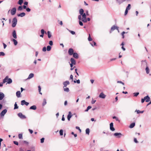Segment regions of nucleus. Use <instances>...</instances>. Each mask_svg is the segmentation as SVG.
<instances>
[{"label":"nucleus","instance_id":"7c9ffc66","mask_svg":"<svg viewBox=\"0 0 151 151\" xmlns=\"http://www.w3.org/2000/svg\"><path fill=\"white\" fill-rule=\"evenodd\" d=\"M47 36H48V37L49 38H50L51 36V35L50 32L48 31L47 32Z\"/></svg>","mask_w":151,"mask_h":151},{"label":"nucleus","instance_id":"09e8293b","mask_svg":"<svg viewBox=\"0 0 151 151\" xmlns=\"http://www.w3.org/2000/svg\"><path fill=\"white\" fill-rule=\"evenodd\" d=\"M60 135L61 136L63 135V130L62 129H61L60 131Z\"/></svg>","mask_w":151,"mask_h":151},{"label":"nucleus","instance_id":"58836bf2","mask_svg":"<svg viewBox=\"0 0 151 151\" xmlns=\"http://www.w3.org/2000/svg\"><path fill=\"white\" fill-rule=\"evenodd\" d=\"M91 45L93 46V45L95 46L96 45V43L95 42L93 41L91 43Z\"/></svg>","mask_w":151,"mask_h":151},{"label":"nucleus","instance_id":"6e6552de","mask_svg":"<svg viewBox=\"0 0 151 151\" xmlns=\"http://www.w3.org/2000/svg\"><path fill=\"white\" fill-rule=\"evenodd\" d=\"M110 128L111 130L112 131L115 130V129L113 127V123H111L110 124Z\"/></svg>","mask_w":151,"mask_h":151},{"label":"nucleus","instance_id":"864d4df0","mask_svg":"<svg viewBox=\"0 0 151 151\" xmlns=\"http://www.w3.org/2000/svg\"><path fill=\"white\" fill-rule=\"evenodd\" d=\"M45 139L44 138H42L41 139V143H43L44 142Z\"/></svg>","mask_w":151,"mask_h":151},{"label":"nucleus","instance_id":"bf43d9fd","mask_svg":"<svg viewBox=\"0 0 151 151\" xmlns=\"http://www.w3.org/2000/svg\"><path fill=\"white\" fill-rule=\"evenodd\" d=\"M76 129H78V130H79V131L80 132H81V129H80L79 127H76Z\"/></svg>","mask_w":151,"mask_h":151},{"label":"nucleus","instance_id":"aec40b11","mask_svg":"<svg viewBox=\"0 0 151 151\" xmlns=\"http://www.w3.org/2000/svg\"><path fill=\"white\" fill-rule=\"evenodd\" d=\"M66 86H63L64 91L66 92H68L69 91V88H67Z\"/></svg>","mask_w":151,"mask_h":151},{"label":"nucleus","instance_id":"c85d7f7f","mask_svg":"<svg viewBox=\"0 0 151 151\" xmlns=\"http://www.w3.org/2000/svg\"><path fill=\"white\" fill-rule=\"evenodd\" d=\"M23 2V0H19L18 4L20 5H21Z\"/></svg>","mask_w":151,"mask_h":151},{"label":"nucleus","instance_id":"603ef678","mask_svg":"<svg viewBox=\"0 0 151 151\" xmlns=\"http://www.w3.org/2000/svg\"><path fill=\"white\" fill-rule=\"evenodd\" d=\"M47 49L45 47H44L42 48V51L43 52H45L46 51Z\"/></svg>","mask_w":151,"mask_h":151},{"label":"nucleus","instance_id":"0eeeda50","mask_svg":"<svg viewBox=\"0 0 151 151\" xmlns=\"http://www.w3.org/2000/svg\"><path fill=\"white\" fill-rule=\"evenodd\" d=\"M114 135L117 138H120L122 136V134L120 133H115L114 134Z\"/></svg>","mask_w":151,"mask_h":151},{"label":"nucleus","instance_id":"2f4dec72","mask_svg":"<svg viewBox=\"0 0 151 151\" xmlns=\"http://www.w3.org/2000/svg\"><path fill=\"white\" fill-rule=\"evenodd\" d=\"M51 47L49 46H47V51H50L51 50Z\"/></svg>","mask_w":151,"mask_h":151},{"label":"nucleus","instance_id":"ea45409f","mask_svg":"<svg viewBox=\"0 0 151 151\" xmlns=\"http://www.w3.org/2000/svg\"><path fill=\"white\" fill-rule=\"evenodd\" d=\"M88 40L89 41H91L92 40V39L91 38L90 34H89V37L88 38Z\"/></svg>","mask_w":151,"mask_h":151},{"label":"nucleus","instance_id":"4c0bfd02","mask_svg":"<svg viewBox=\"0 0 151 151\" xmlns=\"http://www.w3.org/2000/svg\"><path fill=\"white\" fill-rule=\"evenodd\" d=\"M19 138L20 139H22V134H18Z\"/></svg>","mask_w":151,"mask_h":151},{"label":"nucleus","instance_id":"a18cd8bd","mask_svg":"<svg viewBox=\"0 0 151 151\" xmlns=\"http://www.w3.org/2000/svg\"><path fill=\"white\" fill-rule=\"evenodd\" d=\"M82 18H86V14L85 13H84L83 14H82Z\"/></svg>","mask_w":151,"mask_h":151},{"label":"nucleus","instance_id":"2eb2a0df","mask_svg":"<svg viewBox=\"0 0 151 151\" xmlns=\"http://www.w3.org/2000/svg\"><path fill=\"white\" fill-rule=\"evenodd\" d=\"M73 55V57L77 59L78 58V55L76 52H74Z\"/></svg>","mask_w":151,"mask_h":151},{"label":"nucleus","instance_id":"774afa93","mask_svg":"<svg viewBox=\"0 0 151 151\" xmlns=\"http://www.w3.org/2000/svg\"><path fill=\"white\" fill-rule=\"evenodd\" d=\"M134 142H135L136 143H137L138 142V141H137L136 138H134Z\"/></svg>","mask_w":151,"mask_h":151},{"label":"nucleus","instance_id":"338daca9","mask_svg":"<svg viewBox=\"0 0 151 151\" xmlns=\"http://www.w3.org/2000/svg\"><path fill=\"white\" fill-rule=\"evenodd\" d=\"M3 44L4 46V49H5L7 45L6 44H5L4 43H3Z\"/></svg>","mask_w":151,"mask_h":151},{"label":"nucleus","instance_id":"f704fd0d","mask_svg":"<svg viewBox=\"0 0 151 151\" xmlns=\"http://www.w3.org/2000/svg\"><path fill=\"white\" fill-rule=\"evenodd\" d=\"M23 9V7L22 6H19L18 8V11H21Z\"/></svg>","mask_w":151,"mask_h":151},{"label":"nucleus","instance_id":"f3484780","mask_svg":"<svg viewBox=\"0 0 151 151\" xmlns=\"http://www.w3.org/2000/svg\"><path fill=\"white\" fill-rule=\"evenodd\" d=\"M25 15V13L24 12H22L19 14H17V16L18 17H23Z\"/></svg>","mask_w":151,"mask_h":151},{"label":"nucleus","instance_id":"473e14b6","mask_svg":"<svg viewBox=\"0 0 151 151\" xmlns=\"http://www.w3.org/2000/svg\"><path fill=\"white\" fill-rule=\"evenodd\" d=\"M67 29L72 34L74 35L75 34V32L70 30L68 29Z\"/></svg>","mask_w":151,"mask_h":151},{"label":"nucleus","instance_id":"4d7b16f0","mask_svg":"<svg viewBox=\"0 0 151 151\" xmlns=\"http://www.w3.org/2000/svg\"><path fill=\"white\" fill-rule=\"evenodd\" d=\"M13 142L14 144H15V145H18L19 143H18V142L17 141H14Z\"/></svg>","mask_w":151,"mask_h":151},{"label":"nucleus","instance_id":"dca6fc26","mask_svg":"<svg viewBox=\"0 0 151 151\" xmlns=\"http://www.w3.org/2000/svg\"><path fill=\"white\" fill-rule=\"evenodd\" d=\"M72 116V114L70 111H69V114L67 116V118L68 120L69 121L70 120V118Z\"/></svg>","mask_w":151,"mask_h":151},{"label":"nucleus","instance_id":"f257e3e1","mask_svg":"<svg viewBox=\"0 0 151 151\" xmlns=\"http://www.w3.org/2000/svg\"><path fill=\"white\" fill-rule=\"evenodd\" d=\"M7 82L9 84H11L12 82V80L10 78H9L8 77L6 76L4 79L3 80V83H5Z\"/></svg>","mask_w":151,"mask_h":151},{"label":"nucleus","instance_id":"37998d69","mask_svg":"<svg viewBox=\"0 0 151 151\" xmlns=\"http://www.w3.org/2000/svg\"><path fill=\"white\" fill-rule=\"evenodd\" d=\"M38 90H39V93L40 94H41V95H42V93L40 92V91H41V87L40 86H38Z\"/></svg>","mask_w":151,"mask_h":151},{"label":"nucleus","instance_id":"9d476101","mask_svg":"<svg viewBox=\"0 0 151 151\" xmlns=\"http://www.w3.org/2000/svg\"><path fill=\"white\" fill-rule=\"evenodd\" d=\"M144 98L145 99V101L146 102H149L150 100V98L148 96H147L145 97Z\"/></svg>","mask_w":151,"mask_h":151},{"label":"nucleus","instance_id":"c03bdc74","mask_svg":"<svg viewBox=\"0 0 151 151\" xmlns=\"http://www.w3.org/2000/svg\"><path fill=\"white\" fill-rule=\"evenodd\" d=\"M82 21L83 22H87V19L86 18H82Z\"/></svg>","mask_w":151,"mask_h":151},{"label":"nucleus","instance_id":"f03ea898","mask_svg":"<svg viewBox=\"0 0 151 151\" xmlns=\"http://www.w3.org/2000/svg\"><path fill=\"white\" fill-rule=\"evenodd\" d=\"M17 23V19L16 17H15L13 18V20L12 21V27H15Z\"/></svg>","mask_w":151,"mask_h":151},{"label":"nucleus","instance_id":"49530a36","mask_svg":"<svg viewBox=\"0 0 151 151\" xmlns=\"http://www.w3.org/2000/svg\"><path fill=\"white\" fill-rule=\"evenodd\" d=\"M91 106H88L87 109L86 110H85V111H88V110H89V109H91Z\"/></svg>","mask_w":151,"mask_h":151},{"label":"nucleus","instance_id":"b1692460","mask_svg":"<svg viewBox=\"0 0 151 151\" xmlns=\"http://www.w3.org/2000/svg\"><path fill=\"white\" fill-rule=\"evenodd\" d=\"M145 70L146 71V73L147 74H148L149 73V69L147 66V67L146 68Z\"/></svg>","mask_w":151,"mask_h":151},{"label":"nucleus","instance_id":"6ab92c4d","mask_svg":"<svg viewBox=\"0 0 151 151\" xmlns=\"http://www.w3.org/2000/svg\"><path fill=\"white\" fill-rule=\"evenodd\" d=\"M70 61L72 64H73V65H75L76 64V61L74 58H71L70 59Z\"/></svg>","mask_w":151,"mask_h":151},{"label":"nucleus","instance_id":"79ce46f5","mask_svg":"<svg viewBox=\"0 0 151 151\" xmlns=\"http://www.w3.org/2000/svg\"><path fill=\"white\" fill-rule=\"evenodd\" d=\"M14 109H16L18 108V106L16 102L14 104Z\"/></svg>","mask_w":151,"mask_h":151},{"label":"nucleus","instance_id":"1a4fd4ad","mask_svg":"<svg viewBox=\"0 0 151 151\" xmlns=\"http://www.w3.org/2000/svg\"><path fill=\"white\" fill-rule=\"evenodd\" d=\"M106 95H105L103 92H102L100 94L99 97L100 98L104 99L106 97Z\"/></svg>","mask_w":151,"mask_h":151},{"label":"nucleus","instance_id":"393cba45","mask_svg":"<svg viewBox=\"0 0 151 151\" xmlns=\"http://www.w3.org/2000/svg\"><path fill=\"white\" fill-rule=\"evenodd\" d=\"M70 84V82L69 81H66L63 83V85H68Z\"/></svg>","mask_w":151,"mask_h":151},{"label":"nucleus","instance_id":"c9c22d12","mask_svg":"<svg viewBox=\"0 0 151 151\" xmlns=\"http://www.w3.org/2000/svg\"><path fill=\"white\" fill-rule=\"evenodd\" d=\"M131 8V5L128 4L127 6V7L126 9L129 10Z\"/></svg>","mask_w":151,"mask_h":151},{"label":"nucleus","instance_id":"8fccbe9b","mask_svg":"<svg viewBox=\"0 0 151 151\" xmlns=\"http://www.w3.org/2000/svg\"><path fill=\"white\" fill-rule=\"evenodd\" d=\"M70 78L72 82L73 81V76L72 75H71L70 77Z\"/></svg>","mask_w":151,"mask_h":151},{"label":"nucleus","instance_id":"4be33fe9","mask_svg":"<svg viewBox=\"0 0 151 151\" xmlns=\"http://www.w3.org/2000/svg\"><path fill=\"white\" fill-rule=\"evenodd\" d=\"M34 76V74H33L32 73H31L29 75L28 77V79L31 78H32Z\"/></svg>","mask_w":151,"mask_h":151},{"label":"nucleus","instance_id":"423d86ee","mask_svg":"<svg viewBox=\"0 0 151 151\" xmlns=\"http://www.w3.org/2000/svg\"><path fill=\"white\" fill-rule=\"evenodd\" d=\"M74 53V50L73 49L70 48L69 49L68 51V53L70 55H72Z\"/></svg>","mask_w":151,"mask_h":151},{"label":"nucleus","instance_id":"bb28decb","mask_svg":"<svg viewBox=\"0 0 151 151\" xmlns=\"http://www.w3.org/2000/svg\"><path fill=\"white\" fill-rule=\"evenodd\" d=\"M12 41L13 42L15 45H16L18 43L17 41L15 39H13Z\"/></svg>","mask_w":151,"mask_h":151},{"label":"nucleus","instance_id":"13d9d810","mask_svg":"<svg viewBox=\"0 0 151 151\" xmlns=\"http://www.w3.org/2000/svg\"><path fill=\"white\" fill-rule=\"evenodd\" d=\"M117 82L118 83H120L122 85L124 84V83L121 81H118Z\"/></svg>","mask_w":151,"mask_h":151},{"label":"nucleus","instance_id":"3c124183","mask_svg":"<svg viewBox=\"0 0 151 151\" xmlns=\"http://www.w3.org/2000/svg\"><path fill=\"white\" fill-rule=\"evenodd\" d=\"M49 45H51V46L52 45H53V42H52V40L50 41L49 42Z\"/></svg>","mask_w":151,"mask_h":151},{"label":"nucleus","instance_id":"ddd939ff","mask_svg":"<svg viewBox=\"0 0 151 151\" xmlns=\"http://www.w3.org/2000/svg\"><path fill=\"white\" fill-rule=\"evenodd\" d=\"M119 27L117 26H116L115 25H114L111 28V30L113 31L115 29H116L119 31Z\"/></svg>","mask_w":151,"mask_h":151},{"label":"nucleus","instance_id":"c756f323","mask_svg":"<svg viewBox=\"0 0 151 151\" xmlns=\"http://www.w3.org/2000/svg\"><path fill=\"white\" fill-rule=\"evenodd\" d=\"M135 125V123H132L129 126V127L131 128H133Z\"/></svg>","mask_w":151,"mask_h":151},{"label":"nucleus","instance_id":"20e7f679","mask_svg":"<svg viewBox=\"0 0 151 151\" xmlns=\"http://www.w3.org/2000/svg\"><path fill=\"white\" fill-rule=\"evenodd\" d=\"M16 12V9L15 7H14L11 10L10 12L12 15H14Z\"/></svg>","mask_w":151,"mask_h":151},{"label":"nucleus","instance_id":"7ed1b4c3","mask_svg":"<svg viewBox=\"0 0 151 151\" xmlns=\"http://www.w3.org/2000/svg\"><path fill=\"white\" fill-rule=\"evenodd\" d=\"M141 67L142 68H144L145 66H147V63L146 60H142L141 61Z\"/></svg>","mask_w":151,"mask_h":151},{"label":"nucleus","instance_id":"412c9836","mask_svg":"<svg viewBox=\"0 0 151 151\" xmlns=\"http://www.w3.org/2000/svg\"><path fill=\"white\" fill-rule=\"evenodd\" d=\"M37 107L36 106L33 105L31 106L30 108V109H33L34 110H35L36 109Z\"/></svg>","mask_w":151,"mask_h":151},{"label":"nucleus","instance_id":"5fc2aeb1","mask_svg":"<svg viewBox=\"0 0 151 151\" xmlns=\"http://www.w3.org/2000/svg\"><path fill=\"white\" fill-rule=\"evenodd\" d=\"M139 94V93L137 92V93H134V96H138Z\"/></svg>","mask_w":151,"mask_h":151},{"label":"nucleus","instance_id":"052dcab7","mask_svg":"<svg viewBox=\"0 0 151 151\" xmlns=\"http://www.w3.org/2000/svg\"><path fill=\"white\" fill-rule=\"evenodd\" d=\"M116 1L119 4H121L124 1H119V0H116Z\"/></svg>","mask_w":151,"mask_h":151},{"label":"nucleus","instance_id":"a19ab883","mask_svg":"<svg viewBox=\"0 0 151 151\" xmlns=\"http://www.w3.org/2000/svg\"><path fill=\"white\" fill-rule=\"evenodd\" d=\"M46 104V100L45 99H44L43 100V102L42 103L43 106H44Z\"/></svg>","mask_w":151,"mask_h":151},{"label":"nucleus","instance_id":"39448f33","mask_svg":"<svg viewBox=\"0 0 151 151\" xmlns=\"http://www.w3.org/2000/svg\"><path fill=\"white\" fill-rule=\"evenodd\" d=\"M18 116L21 119H24L26 118V116L23 115L22 113H19L18 114Z\"/></svg>","mask_w":151,"mask_h":151},{"label":"nucleus","instance_id":"e2e57ef3","mask_svg":"<svg viewBox=\"0 0 151 151\" xmlns=\"http://www.w3.org/2000/svg\"><path fill=\"white\" fill-rule=\"evenodd\" d=\"M128 10L126 9L125 12V13H124L125 15H126L127 14V13L128 12Z\"/></svg>","mask_w":151,"mask_h":151},{"label":"nucleus","instance_id":"6e6d98bb","mask_svg":"<svg viewBox=\"0 0 151 151\" xmlns=\"http://www.w3.org/2000/svg\"><path fill=\"white\" fill-rule=\"evenodd\" d=\"M26 10L27 12H30L31 11V9L29 8H27L26 9Z\"/></svg>","mask_w":151,"mask_h":151},{"label":"nucleus","instance_id":"680f3d73","mask_svg":"<svg viewBox=\"0 0 151 151\" xmlns=\"http://www.w3.org/2000/svg\"><path fill=\"white\" fill-rule=\"evenodd\" d=\"M79 24L81 26L83 25V23L81 21H79Z\"/></svg>","mask_w":151,"mask_h":151},{"label":"nucleus","instance_id":"4468645a","mask_svg":"<svg viewBox=\"0 0 151 151\" xmlns=\"http://www.w3.org/2000/svg\"><path fill=\"white\" fill-rule=\"evenodd\" d=\"M7 110L6 109H5L3 110L1 113L0 114V115L1 116H4L5 114L7 112Z\"/></svg>","mask_w":151,"mask_h":151},{"label":"nucleus","instance_id":"9b49d317","mask_svg":"<svg viewBox=\"0 0 151 151\" xmlns=\"http://www.w3.org/2000/svg\"><path fill=\"white\" fill-rule=\"evenodd\" d=\"M12 35L13 37L15 39H16L17 38V35L16 34V31L15 30H14L12 32Z\"/></svg>","mask_w":151,"mask_h":151},{"label":"nucleus","instance_id":"cd10ccee","mask_svg":"<svg viewBox=\"0 0 151 151\" xmlns=\"http://www.w3.org/2000/svg\"><path fill=\"white\" fill-rule=\"evenodd\" d=\"M135 112H137V114L143 113L144 112V111H140L139 110H136L135 111Z\"/></svg>","mask_w":151,"mask_h":151},{"label":"nucleus","instance_id":"a878e982","mask_svg":"<svg viewBox=\"0 0 151 151\" xmlns=\"http://www.w3.org/2000/svg\"><path fill=\"white\" fill-rule=\"evenodd\" d=\"M84 12V10L82 9H81L79 10V13L81 15H82L83 14Z\"/></svg>","mask_w":151,"mask_h":151},{"label":"nucleus","instance_id":"5701e85b","mask_svg":"<svg viewBox=\"0 0 151 151\" xmlns=\"http://www.w3.org/2000/svg\"><path fill=\"white\" fill-rule=\"evenodd\" d=\"M16 96L17 97H18V98L20 96V94H21L20 91H17L16 92Z\"/></svg>","mask_w":151,"mask_h":151},{"label":"nucleus","instance_id":"f8f14e48","mask_svg":"<svg viewBox=\"0 0 151 151\" xmlns=\"http://www.w3.org/2000/svg\"><path fill=\"white\" fill-rule=\"evenodd\" d=\"M21 105H23L24 104L26 105V106H28L29 104V103L28 102H26V101L24 100H22L21 101Z\"/></svg>","mask_w":151,"mask_h":151},{"label":"nucleus","instance_id":"69168bd1","mask_svg":"<svg viewBox=\"0 0 151 151\" xmlns=\"http://www.w3.org/2000/svg\"><path fill=\"white\" fill-rule=\"evenodd\" d=\"M81 15H79L78 16V19L79 20V21H81Z\"/></svg>","mask_w":151,"mask_h":151},{"label":"nucleus","instance_id":"de8ad7c7","mask_svg":"<svg viewBox=\"0 0 151 151\" xmlns=\"http://www.w3.org/2000/svg\"><path fill=\"white\" fill-rule=\"evenodd\" d=\"M5 55V54L3 52H0V56H4Z\"/></svg>","mask_w":151,"mask_h":151},{"label":"nucleus","instance_id":"72a5a7b5","mask_svg":"<svg viewBox=\"0 0 151 151\" xmlns=\"http://www.w3.org/2000/svg\"><path fill=\"white\" fill-rule=\"evenodd\" d=\"M86 134H89L90 132V130L89 129L87 128L86 130Z\"/></svg>","mask_w":151,"mask_h":151},{"label":"nucleus","instance_id":"a211bd4d","mask_svg":"<svg viewBox=\"0 0 151 151\" xmlns=\"http://www.w3.org/2000/svg\"><path fill=\"white\" fill-rule=\"evenodd\" d=\"M4 97V94L2 93H0V100H2Z\"/></svg>","mask_w":151,"mask_h":151},{"label":"nucleus","instance_id":"0e129e2a","mask_svg":"<svg viewBox=\"0 0 151 151\" xmlns=\"http://www.w3.org/2000/svg\"><path fill=\"white\" fill-rule=\"evenodd\" d=\"M125 33V32H123L122 33V38H124V34Z\"/></svg>","mask_w":151,"mask_h":151},{"label":"nucleus","instance_id":"e433bc0d","mask_svg":"<svg viewBox=\"0 0 151 151\" xmlns=\"http://www.w3.org/2000/svg\"><path fill=\"white\" fill-rule=\"evenodd\" d=\"M41 34L44 35L45 33V34H46V32H45V30L43 29H42L41 30Z\"/></svg>","mask_w":151,"mask_h":151}]
</instances>
